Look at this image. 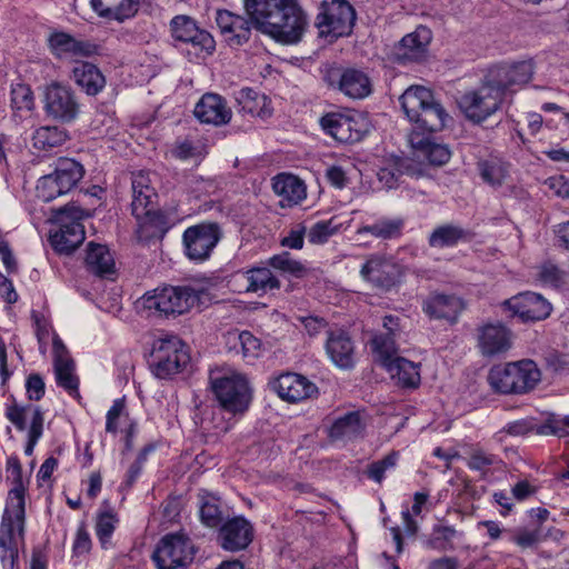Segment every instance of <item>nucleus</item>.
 <instances>
[{
    "label": "nucleus",
    "instance_id": "1",
    "mask_svg": "<svg viewBox=\"0 0 569 569\" xmlns=\"http://www.w3.org/2000/svg\"><path fill=\"white\" fill-rule=\"evenodd\" d=\"M253 27L277 43H299L308 30L307 13L297 0H244Z\"/></svg>",
    "mask_w": 569,
    "mask_h": 569
},
{
    "label": "nucleus",
    "instance_id": "2",
    "mask_svg": "<svg viewBox=\"0 0 569 569\" xmlns=\"http://www.w3.org/2000/svg\"><path fill=\"white\" fill-rule=\"evenodd\" d=\"M210 388L219 406L232 415H242L252 401L248 378L232 369L217 368L209 375Z\"/></svg>",
    "mask_w": 569,
    "mask_h": 569
},
{
    "label": "nucleus",
    "instance_id": "3",
    "mask_svg": "<svg viewBox=\"0 0 569 569\" xmlns=\"http://www.w3.org/2000/svg\"><path fill=\"white\" fill-rule=\"evenodd\" d=\"M204 293L203 289L192 286H164L147 292L141 303L152 315H182L197 306Z\"/></svg>",
    "mask_w": 569,
    "mask_h": 569
},
{
    "label": "nucleus",
    "instance_id": "4",
    "mask_svg": "<svg viewBox=\"0 0 569 569\" xmlns=\"http://www.w3.org/2000/svg\"><path fill=\"white\" fill-rule=\"evenodd\" d=\"M541 375L532 360H520L493 366L488 375V382L500 393H527L540 381Z\"/></svg>",
    "mask_w": 569,
    "mask_h": 569
},
{
    "label": "nucleus",
    "instance_id": "5",
    "mask_svg": "<svg viewBox=\"0 0 569 569\" xmlns=\"http://www.w3.org/2000/svg\"><path fill=\"white\" fill-rule=\"evenodd\" d=\"M89 213L74 202L68 203L53 211V219L59 229L50 234V243L59 253H71L84 240L86 232L82 220Z\"/></svg>",
    "mask_w": 569,
    "mask_h": 569
},
{
    "label": "nucleus",
    "instance_id": "6",
    "mask_svg": "<svg viewBox=\"0 0 569 569\" xmlns=\"http://www.w3.org/2000/svg\"><path fill=\"white\" fill-rule=\"evenodd\" d=\"M190 362L184 342L177 336L168 335L152 343L150 369L158 379H170L181 372Z\"/></svg>",
    "mask_w": 569,
    "mask_h": 569
},
{
    "label": "nucleus",
    "instance_id": "7",
    "mask_svg": "<svg viewBox=\"0 0 569 569\" xmlns=\"http://www.w3.org/2000/svg\"><path fill=\"white\" fill-rule=\"evenodd\" d=\"M401 109L413 124L409 134V146L413 153L427 158V129L423 114L427 111V89L422 86L409 87L400 97Z\"/></svg>",
    "mask_w": 569,
    "mask_h": 569
},
{
    "label": "nucleus",
    "instance_id": "8",
    "mask_svg": "<svg viewBox=\"0 0 569 569\" xmlns=\"http://www.w3.org/2000/svg\"><path fill=\"white\" fill-rule=\"evenodd\" d=\"M502 100L501 89L490 79L479 88L462 93L458 106L468 120L481 123L500 109Z\"/></svg>",
    "mask_w": 569,
    "mask_h": 569
},
{
    "label": "nucleus",
    "instance_id": "9",
    "mask_svg": "<svg viewBox=\"0 0 569 569\" xmlns=\"http://www.w3.org/2000/svg\"><path fill=\"white\" fill-rule=\"evenodd\" d=\"M222 238V230L216 222H201L188 227L182 234L183 252L193 262L208 260Z\"/></svg>",
    "mask_w": 569,
    "mask_h": 569
},
{
    "label": "nucleus",
    "instance_id": "10",
    "mask_svg": "<svg viewBox=\"0 0 569 569\" xmlns=\"http://www.w3.org/2000/svg\"><path fill=\"white\" fill-rule=\"evenodd\" d=\"M194 557L190 538L182 533L166 535L157 545L152 560L157 569H179L188 566Z\"/></svg>",
    "mask_w": 569,
    "mask_h": 569
},
{
    "label": "nucleus",
    "instance_id": "11",
    "mask_svg": "<svg viewBox=\"0 0 569 569\" xmlns=\"http://www.w3.org/2000/svg\"><path fill=\"white\" fill-rule=\"evenodd\" d=\"M6 418L19 430H28V441L24 447V453L31 456L33 449L42 437L44 413L39 406L31 403L21 405L16 400L6 406Z\"/></svg>",
    "mask_w": 569,
    "mask_h": 569
},
{
    "label": "nucleus",
    "instance_id": "12",
    "mask_svg": "<svg viewBox=\"0 0 569 569\" xmlns=\"http://www.w3.org/2000/svg\"><path fill=\"white\" fill-rule=\"evenodd\" d=\"M172 37L189 46L187 50L189 56L196 58H204L213 52L216 42L212 36L196 24V22L187 16H177L171 20Z\"/></svg>",
    "mask_w": 569,
    "mask_h": 569
},
{
    "label": "nucleus",
    "instance_id": "13",
    "mask_svg": "<svg viewBox=\"0 0 569 569\" xmlns=\"http://www.w3.org/2000/svg\"><path fill=\"white\" fill-rule=\"evenodd\" d=\"M328 86L352 100H361L372 92L369 76L357 68H333L325 77Z\"/></svg>",
    "mask_w": 569,
    "mask_h": 569
},
{
    "label": "nucleus",
    "instance_id": "14",
    "mask_svg": "<svg viewBox=\"0 0 569 569\" xmlns=\"http://www.w3.org/2000/svg\"><path fill=\"white\" fill-rule=\"evenodd\" d=\"M320 124L326 133L342 143L358 142L368 132V122L359 113H328Z\"/></svg>",
    "mask_w": 569,
    "mask_h": 569
},
{
    "label": "nucleus",
    "instance_id": "15",
    "mask_svg": "<svg viewBox=\"0 0 569 569\" xmlns=\"http://www.w3.org/2000/svg\"><path fill=\"white\" fill-rule=\"evenodd\" d=\"M355 20V9L347 0H332L318 14L317 26L322 33L342 37L351 32Z\"/></svg>",
    "mask_w": 569,
    "mask_h": 569
},
{
    "label": "nucleus",
    "instance_id": "16",
    "mask_svg": "<svg viewBox=\"0 0 569 569\" xmlns=\"http://www.w3.org/2000/svg\"><path fill=\"white\" fill-rule=\"evenodd\" d=\"M44 111L49 118L62 123H69L77 119L80 112V104L70 88L52 83L46 90Z\"/></svg>",
    "mask_w": 569,
    "mask_h": 569
},
{
    "label": "nucleus",
    "instance_id": "17",
    "mask_svg": "<svg viewBox=\"0 0 569 569\" xmlns=\"http://www.w3.org/2000/svg\"><path fill=\"white\" fill-rule=\"evenodd\" d=\"M427 158L419 157V153H413V148L410 147V153L405 159L392 158L377 173L379 181L388 189L396 188L402 174H408L413 178L425 176L427 169Z\"/></svg>",
    "mask_w": 569,
    "mask_h": 569
},
{
    "label": "nucleus",
    "instance_id": "18",
    "mask_svg": "<svg viewBox=\"0 0 569 569\" xmlns=\"http://www.w3.org/2000/svg\"><path fill=\"white\" fill-rule=\"evenodd\" d=\"M360 274L373 287L388 291L399 281L401 268L392 258L372 254L363 263Z\"/></svg>",
    "mask_w": 569,
    "mask_h": 569
},
{
    "label": "nucleus",
    "instance_id": "19",
    "mask_svg": "<svg viewBox=\"0 0 569 569\" xmlns=\"http://www.w3.org/2000/svg\"><path fill=\"white\" fill-rule=\"evenodd\" d=\"M52 353L57 385L63 388L71 397L79 398V378L74 373V361L57 333L52 338Z\"/></svg>",
    "mask_w": 569,
    "mask_h": 569
},
{
    "label": "nucleus",
    "instance_id": "20",
    "mask_svg": "<svg viewBox=\"0 0 569 569\" xmlns=\"http://www.w3.org/2000/svg\"><path fill=\"white\" fill-rule=\"evenodd\" d=\"M24 537V520L3 513L0 523V560L3 569H13L18 559L19 542Z\"/></svg>",
    "mask_w": 569,
    "mask_h": 569
},
{
    "label": "nucleus",
    "instance_id": "21",
    "mask_svg": "<svg viewBox=\"0 0 569 569\" xmlns=\"http://www.w3.org/2000/svg\"><path fill=\"white\" fill-rule=\"evenodd\" d=\"M506 309L512 316H518L522 321H539L549 317L552 307L541 295L523 292L503 302Z\"/></svg>",
    "mask_w": 569,
    "mask_h": 569
},
{
    "label": "nucleus",
    "instance_id": "22",
    "mask_svg": "<svg viewBox=\"0 0 569 569\" xmlns=\"http://www.w3.org/2000/svg\"><path fill=\"white\" fill-rule=\"evenodd\" d=\"M253 526L242 516L224 521L218 531V542L222 549L231 552L246 549L253 540Z\"/></svg>",
    "mask_w": 569,
    "mask_h": 569
},
{
    "label": "nucleus",
    "instance_id": "23",
    "mask_svg": "<svg viewBox=\"0 0 569 569\" xmlns=\"http://www.w3.org/2000/svg\"><path fill=\"white\" fill-rule=\"evenodd\" d=\"M271 388L282 400L288 402H299L318 393V388L313 382L293 372L280 375L271 382Z\"/></svg>",
    "mask_w": 569,
    "mask_h": 569
},
{
    "label": "nucleus",
    "instance_id": "24",
    "mask_svg": "<svg viewBox=\"0 0 569 569\" xmlns=\"http://www.w3.org/2000/svg\"><path fill=\"white\" fill-rule=\"evenodd\" d=\"M427 30L418 27L413 32L406 34L392 49L391 58L395 62L406 66L419 62L427 56Z\"/></svg>",
    "mask_w": 569,
    "mask_h": 569
},
{
    "label": "nucleus",
    "instance_id": "25",
    "mask_svg": "<svg viewBox=\"0 0 569 569\" xmlns=\"http://www.w3.org/2000/svg\"><path fill=\"white\" fill-rule=\"evenodd\" d=\"M511 332L500 323H486L478 328V348L482 356L492 357L508 351Z\"/></svg>",
    "mask_w": 569,
    "mask_h": 569
},
{
    "label": "nucleus",
    "instance_id": "26",
    "mask_svg": "<svg viewBox=\"0 0 569 569\" xmlns=\"http://www.w3.org/2000/svg\"><path fill=\"white\" fill-rule=\"evenodd\" d=\"M194 117L202 123L222 126L227 124L232 117L231 109L226 100L217 93H204L197 102Z\"/></svg>",
    "mask_w": 569,
    "mask_h": 569
},
{
    "label": "nucleus",
    "instance_id": "27",
    "mask_svg": "<svg viewBox=\"0 0 569 569\" xmlns=\"http://www.w3.org/2000/svg\"><path fill=\"white\" fill-rule=\"evenodd\" d=\"M325 348L328 357L337 367L341 369L353 367L355 345L349 333L345 330H329Z\"/></svg>",
    "mask_w": 569,
    "mask_h": 569
},
{
    "label": "nucleus",
    "instance_id": "28",
    "mask_svg": "<svg viewBox=\"0 0 569 569\" xmlns=\"http://www.w3.org/2000/svg\"><path fill=\"white\" fill-rule=\"evenodd\" d=\"M272 189L282 208L300 204L307 198L303 180L292 173H279L272 179Z\"/></svg>",
    "mask_w": 569,
    "mask_h": 569
},
{
    "label": "nucleus",
    "instance_id": "29",
    "mask_svg": "<svg viewBox=\"0 0 569 569\" xmlns=\"http://www.w3.org/2000/svg\"><path fill=\"white\" fill-rule=\"evenodd\" d=\"M131 211L137 219L148 216L152 210L153 199L157 197L148 173L138 172L132 176Z\"/></svg>",
    "mask_w": 569,
    "mask_h": 569
},
{
    "label": "nucleus",
    "instance_id": "30",
    "mask_svg": "<svg viewBox=\"0 0 569 569\" xmlns=\"http://www.w3.org/2000/svg\"><path fill=\"white\" fill-rule=\"evenodd\" d=\"M48 41L51 52L58 58L88 57L97 49L94 44L79 41L66 32H53Z\"/></svg>",
    "mask_w": 569,
    "mask_h": 569
},
{
    "label": "nucleus",
    "instance_id": "31",
    "mask_svg": "<svg viewBox=\"0 0 569 569\" xmlns=\"http://www.w3.org/2000/svg\"><path fill=\"white\" fill-rule=\"evenodd\" d=\"M533 73L532 64L529 61H520L510 66H500L492 72L493 83L505 92L512 86L525 84L530 81Z\"/></svg>",
    "mask_w": 569,
    "mask_h": 569
},
{
    "label": "nucleus",
    "instance_id": "32",
    "mask_svg": "<svg viewBox=\"0 0 569 569\" xmlns=\"http://www.w3.org/2000/svg\"><path fill=\"white\" fill-rule=\"evenodd\" d=\"M74 82L89 96L98 94L106 86V79L98 67L78 61L72 69Z\"/></svg>",
    "mask_w": 569,
    "mask_h": 569
},
{
    "label": "nucleus",
    "instance_id": "33",
    "mask_svg": "<svg viewBox=\"0 0 569 569\" xmlns=\"http://www.w3.org/2000/svg\"><path fill=\"white\" fill-rule=\"evenodd\" d=\"M463 308L462 299L456 295L435 293L429 298V318L455 322Z\"/></svg>",
    "mask_w": 569,
    "mask_h": 569
},
{
    "label": "nucleus",
    "instance_id": "34",
    "mask_svg": "<svg viewBox=\"0 0 569 569\" xmlns=\"http://www.w3.org/2000/svg\"><path fill=\"white\" fill-rule=\"evenodd\" d=\"M91 6L100 17L122 22L137 13L139 2L138 0H91Z\"/></svg>",
    "mask_w": 569,
    "mask_h": 569
},
{
    "label": "nucleus",
    "instance_id": "35",
    "mask_svg": "<svg viewBox=\"0 0 569 569\" xmlns=\"http://www.w3.org/2000/svg\"><path fill=\"white\" fill-rule=\"evenodd\" d=\"M86 266L98 277H108L116 270L114 259L104 244L90 242L87 248Z\"/></svg>",
    "mask_w": 569,
    "mask_h": 569
},
{
    "label": "nucleus",
    "instance_id": "36",
    "mask_svg": "<svg viewBox=\"0 0 569 569\" xmlns=\"http://www.w3.org/2000/svg\"><path fill=\"white\" fill-rule=\"evenodd\" d=\"M478 172L483 180L493 188L501 187L509 177L510 164L502 158L490 154L477 162Z\"/></svg>",
    "mask_w": 569,
    "mask_h": 569
},
{
    "label": "nucleus",
    "instance_id": "37",
    "mask_svg": "<svg viewBox=\"0 0 569 569\" xmlns=\"http://www.w3.org/2000/svg\"><path fill=\"white\" fill-rule=\"evenodd\" d=\"M385 369L399 386L416 387L420 381L417 365L402 357H396L393 361L387 362Z\"/></svg>",
    "mask_w": 569,
    "mask_h": 569
},
{
    "label": "nucleus",
    "instance_id": "38",
    "mask_svg": "<svg viewBox=\"0 0 569 569\" xmlns=\"http://www.w3.org/2000/svg\"><path fill=\"white\" fill-rule=\"evenodd\" d=\"M52 173L68 193L83 178L84 169L80 162L73 159L60 158L57 160Z\"/></svg>",
    "mask_w": 569,
    "mask_h": 569
},
{
    "label": "nucleus",
    "instance_id": "39",
    "mask_svg": "<svg viewBox=\"0 0 569 569\" xmlns=\"http://www.w3.org/2000/svg\"><path fill=\"white\" fill-rule=\"evenodd\" d=\"M363 425L358 412H348L338 418L329 430L332 440H350L361 435Z\"/></svg>",
    "mask_w": 569,
    "mask_h": 569
},
{
    "label": "nucleus",
    "instance_id": "40",
    "mask_svg": "<svg viewBox=\"0 0 569 569\" xmlns=\"http://www.w3.org/2000/svg\"><path fill=\"white\" fill-rule=\"evenodd\" d=\"M405 221L401 218H381L371 224L359 228V234H371L376 238L390 240L399 238L402 233Z\"/></svg>",
    "mask_w": 569,
    "mask_h": 569
},
{
    "label": "nucleus",
    "instance_id": "41",
    "mask_svg": "<svg viewBox=\"0 0 569 569\" xmlns=\"http://www.w3.org/2000/svg\"><path fill=\"white\" fill-rule=\"evenodd\" d=\"M69 136L66 129L56 126L38 128L32 134V146L38 150H50L62 146Z\"/></svg>",
    "mask_w": 569,
    "mask_h": 569
},
{
    "label": "nucleus",
    "instance_id": "42",
    "mask_svg": "<svg viewBox=\"0 0 569 569\" xmlns=\"http://www.w3.org/2000/svg\"><path fill=\"white\" fill-rule=\"evenodd\" d=\"M246 278L248 286L246 291L258 292L268 291L280 288V281L272 274L271 270L267 267H257L249 269L242 273Z\"/></svg>",
    "mask_w": 569,
    "mask_h": 569
},
{
    "label": "nucleus",
    "instance_id": "43",
    "mask_svg": "<svg viewBox=\"0 0 569 569\" xmlns=\"http://www.w3.org/2000/svg\"><path fill=\"white\" fill-rule=\"evenodd\" d=\"M199 513L201 522L209 528H217L222 525L219 500L211 493L202 492L199 495Z\"/></svg>",
    "mask_w": 569,
    "mask_h": 569
},
{
    "label": "nucleus",
    "instance_id": "44",
    "mask_svg": "<svg viewBox=\"0 0 569 569\" xmlns=\"http://www.w3.org/2000/svg\"><path fill=\"white\" fill-rule=\"evenodd\" d=\"M398 336H389L378 333L371 339V348L377 361L385 368L387 362H391L398 356L396 338Z\"/></svg>",
    "mask_w": 569,
    "mask_h": 569
},
{
    "label": "nucleus",
    "instance_id": "45",
    "mask_svg": "<svg viewBox=\"0 0 569 569\" xmlns=\"http://www.w3.org/2000/svg\"><path fill=\"white\" fill-rule=\"evenodd\" d=\"M236 101L241 111L251 116H261L267 104V98L251 88H242L236 93Z\"/></svg>",
    "mask_w": 569,
    "mask_h": 569
},
{
    "label": "nucleus",
    "instance_id": "46",
    "mask_svg": "<svg viewBox=\"0 0 569 569\" xmlns=\"http://www.w3.org/2000/svg\"><path fill=\"white\" fill-rule=\"evenodd\" d=\"M538 427L539 426L536 425L533 418H523L508 422L505 427H502L499 431L495 433L493 438L498 442H503L507 436L521 437L530 432L537 433Z\"/></svg>",
    "mask_w": 569,
    "mask_h": 569
},
{
    "label": "nucleus",
    "instance_id": "47",
    "mask_svg": "<svg viewBox=\"0 0 569 569\" xmlns=\"http://www.w3.org/2000/svg\"><path fill=\"white\" fill-rule=\"evenodd\" d=\"M465 237V230L446 224L433 230L429 237V244L433 247H451Z\"/></svg>",
    "mask_w": 569,
    "mask_h": 569
},
{
    "label": "nucleus",
    "instance_id": "48",
    "mask_svg": "<svg viewBox=\"0 0 569 569\" xmlns=\"http://www.w3.org/2000/svg\"><path fill=\"white\" fill-rule=\"evenodd\" d=\"M36 190L37 197L44 202H50L60 196L67 194V191L52 172L38 180Z\"/></svg>",
    "mask_w": 569,
    "mask_h": 569
},
{
    "label": "nucleus",
    "instance_id": "49",
    "mask_svg": "<svg viewBox=\"0 0 569 569\" xmlns=\"http://www.w3.org/2000/svg\"><path fill=\"white\" fill-rule=\"evenodd\" d=\"M398 459L399 453L391 451L382 459L369 463L366 470L367 477L377 483H381L386 472L396 468Z\"/></svg>",
    "mask_w": 569,
    "mask_h": 569
},
{
    "label": "nucleus",
    "instance_id": "50",
    "mask_svg": "<svg viewBox=\"0 0 569 569\" xmlns=\"http://www.w3.org/2000/svg\"><path fill=\"white\" fill-rule=\"evenodd\" d=\"M426 502L427 493L417 492L411 509L405 508L402 510L403 528L407 535L413 536L417 533L419 528L417 518L420 517L421 508Z\"/></svg>",
    "mask_w": 569,
    "mask_h": 569
},
{
    "label": "nucleus",
    "instance_id": "51",
    "mask_svg": "<svg viewBox=\"0 0 569 569\" xmlns=\"http://www.w3.org/2000/svg\"><path fill=\"white\" fill-rule=\"evenodd\" d=\"M26 490L27 488H11L9 490L3 513H8L10 518L26 520Z\"/></svg>",
    "mask_w": 569,
    "mask_h": 569
},
{
    "label": "nucleus",
    "instance_id": "52",
    "mask_svg": "<svg viewBox=\"0 0 569 569\" xmlns=\"http://www.w3.org/2000/svg\"><path fill=\"white\" fill-rule=\"evenodd\" d=\"M566 272L551 261L543 262L537 271V280L542 286L559 287L565 282Z\"/></svg>",
    "mask_w": 569,
    "mask_h": 569
},
{
    "label": "nucleus",
    "instance_id": "53",
    "mask_svg": "<svg viewBox=\"0 0 569 569\" xmlns=\"http://www.w3.org/2000/svg\"><path fill=\"white\" fill-rule=\"evenodd\" d=\"M250 34L251 29L249 20L238 16L230 28V32H226L223 38L230 47H239L249 40Z\"/></svg>",
    "mask_w": 569,
    "mask_h": 569
},
{
    "label": "nucleus",
    "instance_id": "54",
    "mask_svg": "<svg viewBox=\"0 0 569 569\" xmlns=\"http://www.w3.org/2000/svg\"><path fill=\"white\" fill-rule=\"evenodd\" d=\"M429 133L442 130L451 120L450 116L429 91Z\"/></svg>",
    "mask_w": 569,
    "mask_h": 569
},
{
    "label": "nucleus",
    "instance_id": "55",
    "mask_svg": "<svg viewBox=\"0 0 569 569\" xmlns=\"http://www.w3.org/2000/svg\"><path fill=\"white\" fill-rule=\"evenodd\" d=\"M11 106L17 110H32L34 107V98L29 86L17 83L11 88Z\"/></svg>",
    "mask_w": 569,
    "mask_h": 569
},
{
    "label": "nucleus",
    "instance_id": "56",
    "mask_svg": "<svg viewBox=\"0 0 569 569\" xmlns=\"http://www.w3.org/2000/svg\"><path fill=\"white\" fill-rule=\"evenodd\" d=\"M117 519L111 512L101 513L96 523V535L102 548H107L116 529Z\"/></svg>",
    "mask_w": 569,
    "mask_h": 569
},
{
    "label": "nucleus",
    "instance_id": "57",
    "mask_svg": "<svg viewBox=\"0 0 569 569\" xmlns=\"http://www.w3.org/2000/svg\"><path fill=\"white\" fill-rule=\"evenodd\" d=\"M498 462V457L490 452H487L480 448H473L467 459V466L471 470L487 471L491 466Z\"/></svg>",
    "mask_w": 569,
    "mask_h": 569
},
{
    "label": "nucleus",
    "instance_id": "58",
    "mask_svg": "<svg viewBox=\"0 0 569 569\" xmlns=\"http://www.w3.org/2000/svg\"><path fill=\"white\" fill-rule=\"evenodd\" d=\"M269 266L283 273L298 276L303 271V266L291 258L289 252L274 254L269 259Z\"/></svg>",
    "mask_w": 569,
    "mask_h": 569
},
{
    "label": "nucleus",
    "instance_id": "59",
    "mask_svg": "<svg viewBox=\"0 0 569 569\" xmlns=\"http://www.w3.org/2000/svg\"><path fill=\"white\" fill-rule=\"evenodd\" d=\"M337 232V227L332 226L331 220L316 222L307 232V237L312 244H322Z\"/></svg>",
    "mask_w": 569,
    "mask_h": 569
},
{
    "label": "nucleus",
    "instance_id": "60",
    "mask_svg": "<svg viewBox=\"0 0 569 569\" xmlns=\"http://www.w3.org/2000/svg\"><path fill=\"white\" fill-rule=\"evenodd\" d=\"M238 341L241 347L242 357L247 360H254L260 355L261 342L249 331H242L238 335Z\"/></svg>",
    "mask_w": 569,
    "mask_h": 569
},
{
    "label": "nucleus",
    "instance_id": "61",
    "mask_svg": "<svg viewBox=\"0 0 569 569\" xmlns=\"http://www.w3.org/2000/svg\"><path fill=\"white\" fill-rule=\"evenodd\" d=\"M457 531L452 527L439 526L433 528L431 545L441 550L453 548Z\"/></svg>",
    "mask_w": 569,
    "mask_h": 569
},
{
    "label": "nucleus",
    "instance_id": "62",
    "mask_svg": "<svg viewBox=\"0 0 569 569\" xmlns=\"http://www.w3.org/2000/svg\"><path fill=\"white\" fill-rule=\"evenodd\" d=\"M451 158V151L445 143H438L429 139V166L441 167Z\"/></svg>",
    "mask_w": 569,
    "mask_h": 569
},
{
    "label": "nucleus",
    "instance_id": "63",
    "mask_svg": "<svg viewBox=\"0 0 569 569\" xmlns=\"http://www.w3.org/2000/svg\"><path fill=\"white\" fill-rule=\"evenodd\" d=\"M7 479L12 482V488H27L22 477V466L17 456L7 459Z\"/></svg>",
    "mask_w": 569,
    "mask_h": 569
},
{
    "label": "nucleus",
    "instance_id": "64",
    "mask_svg": "<svg viewBox=\"0 0 569 569\" xmlns=\"http://www.w3.org/2000/svg\"><path fill=\"white\" fill-rule=\"evenodd\" d=\"M126 408L124 399H116L106 416V431L117 433L118 420Z\"/></svg>",
    "mask_w": 569,
    "mask_h": 569
}]
</instances>
